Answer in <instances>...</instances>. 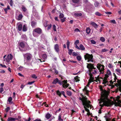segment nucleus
Listing matches in <instances>:
<instances>
[{
  "label": "nucleus",
  "instance_id": "obj_1",
  "mask_svg": "<svg viewBox=\"0 0 121 121\" xmlns=\"http://www.w3.org/2000/svg\"><path fill=\"white\" fill-rule=\"evenodd\" d=\"M99 87L100 91H101V98L99 102L100 104V106L102 107L104 106H109L112 105V103L109 102L106 100L108 99V96L109 93V92L106 90H103V87L101 85L99 86Z\"/></svg>",
  "mask_w": 121,
  "mask_h": 121
},
{
  "label": "nucleus",
  "instance_id": "obj_2",
  "mask_svg": "<svg viewBox=\"0 0 121 121\" xmlns=\"http://www.w3.org/2000/svg\"><path fill=\"white\" fill-rule=\"evenodd\" d=\"M42 30L39 28H38L33 30V35L35 37H37V35L36 33L40 34L42 33Z\"/></svg>",
  "mask_w": 121,
  "mask_h": 121
},
{
  "label": "nucleus",
  "instance_id": "obj_3",
  "mask_svg": "<svg viewBox=\"0 0 121 121\" xmlns=\"http://www.w3.org/2000/svg\"><path fill=\"white\" fill-rule=\"evenodd\" d=\"M85 59L86 60L87 59V62H89L90 61L93 62V56L92 54H89L88 53H86L84 56Z\"/></svg>",
  "mask_w": 121,
  "mask_h": 121
},
{
  "label": "nucleus",
  "instance_id": "obj_4",
  "mask_svg": "<svg viewBox=\"0 0 121 121\" xmlns=\"http://www.w3.org/2000/svg\"><path fill=\"white\" fill-rule=\"evenodd\" d=\"M23 56L24 59L27 61L31 60L32 57V55L29 53H27L23 54Z\"/></svg>",
  "mask_w": 121,
  "mask_h": 121
},
{
  "label": "nucleus",
  "instance_id": "obj_5",
  "mask_svg": "<svg viewBox=\"0 0 121 121\" xmlns=\"http://www.w3.org/2000/svg\"><path fill=\"white\" fill-rule=\"evenodd\" d=\"M58 83L60 85H62V84L63 87L64 88H65V87L67 88L69 85V84L67 83V80H64L63 81V83H62L61 81L58 80Z\"/></svg>",
  "mask_w": 121,
  "mask_h": 121
},
{
  "label": "nucleus",
  "instance_id": "obj_6",
  "mask_svg": "<svg viewBox=\"0 0 121 121\" xmlns=\"http://www.w3.org/2000/svg\"><path fill=\"white\" fill-rule=\"evenodd\" d=\"M19 49L21 51H24V50L22 48H24L25 47V44L24 41H22L18 43Z\"/></svg>",
  "mask_w": 121,
  "mask_h": 121
},
{
  "label": "nucleus",
  "instance_id": "obj_7",
  "mask_svg": "<svg viewBox=\"0 0 121 121\" xmlns=\"http://www.w3.org/2000/svg\"><path fill=\"white\" fill-rule=\"evenodd\" d=\"M13 56L10 54L9 55H8L7 56L6 59L5 58H4L3 60L4 61H5L6 60L7 62L8 63L9 62L10 60H12L13 59Z\"/></svg>",
  "mask_w": 121,
  "mask_h": 121
},
{
  "label": "nucleus",
  "instance_id": "obj_8",
  "mask_svg": "<svg viewBox=\"0 0 121 121\" xmlns=\"http://www.w3.org/2000/svg\"><path fill=\"white\" fill-rule=\"evenodd\" d=\"M82 98L81 97H79V99L82 101L83 105H84V101L86 102V96L84 97L83 95H82Z\"/></svg>",
  "mask_w": 121,
  "mask_h": 121
},
{
  "label": "nucleus",
  "instance_id": "obj_9",
  "mask_svg": "<svg viewBox=\"0 0 121 121\" xmlns=\"http://www.w3.org/2000/svg\"><path fill=\"white\" fill-rule=\"evenodd\" d=\"M54 48L55 51L57 53H59L60 51L59 45L56 44L54 45Z\"/></svg>",
  "mask_w": 121,
  "mask_h": 121
},
{
  "label": "nucleus",
  "instance_id": "obj_10",
  "mask_svg": "<svg viewBox=\"0 0 121 121\" xmlns=\"http://www.w3.org/2000/svg\"><path fill=\"white\" fill-rule=\"evenodd\" d=\"M88 65L87 66V67L88 69L90 68L91 69H96L95 68L94 66V64H91V63H88L87 64Z\"/></svg>",
  "mask_w": 121,
  "mask_h": 121
},
{
  "label": "nucleus",
  "instance_id": "obj_11",
  "mask_svg": "<svg viewBox=\"0 0 121 121\" xmlns=\"http://www.w3.org/2000/svg\"><path fill=\"white\" fill-rule=\"evenodd\" d=\"M90 4H88L86 6V8L87 9H89V11L91 10V8L92 7V5L90 3Z\"/></svg>",
  "mask_w": 121,
  "mask_h": 121
},
{
  "label": "nucleus",
  "instance_id": "obj_12",
  "mask_svg": "<svg viewBox=\"0 0 121 121\" xmlns=\"http://www.w3.org/2000/svg\"><path fill=\"white\" fill-rule=\"evenodd\" d=\"M18 120V119L17 118L9 117L7 120V121H15V120Z\"/></svg>",
  "mask_w": 121,
  "mask_h": 121
},
{
  "label": "nucleus",
  "instance_id": "obj_13",
  "mask_svg": "<svg viewBox=\"0 0 121 121\" xmlns=\"http://www.w3.org/2000/svg\"><path fill=\"white\" fill-rule=\"evenodd\" d=\"M91 24L92 26L95 28H96L98 27V25L94 22H91Z\"/></svg>",
  "mask_w": 121,
  "mask_h": 121
},
{
  "label": "nucleus",
  "instance_id": "obj_14",
  "mask_svg": "<svg viewBox=\"0 0 121 121\" xmlns=\"http://www.w3.org/2000/svg\"><path fill=\"white\" fill-rule=\"evenodd\" d=\"M104 65H102L101 67V69H100L99 71L100 72H101V73L103 74L104 73Z\"/></svg>",
  "mask_w": 121,
  "mask_h": 121
},
{
  "label": "nucleus",
  "instance_id": "obj_15",
  "mask_svg": "<svg viewBox=\"0 0 121 121\" xmlns=\"http://www.w3.org/2000/svg\"><path fill=\"white\" fill-rule=\"evenodd\" d=\"M89 75L90 76V78L89 80L90 81H93V82L94 81H95V80H94V78L93 77H92V73H89Z\"/></svg>",
  "mask_w": 121,
  "mask_h": 121
},
{
  "label": "nucleus",
  "instance_id": "obj_16",
  "mask_svg": "<svg viewBox=\"0 0 121 121\" xmlns=\"http://www.w3.org/2000/svg\"><path fill=\"white\" fill-rule=\"evenodd\" d=\"M27 30V25L25 24H24L22 28V30L23 31H26Z\"/></svg>",
  "mask_w": 121,
  "mask_h": 121
},
{
  "label": "nucleus",
  "instance_id": "obj_17",
  "mask_svg": "<svg viewBox=\"0 0 121 121\" xmlns=\"http://www.w3.org/2000/svg\"><path fill=\"white\" fill-rule=\"evenodd\" d=\"M108 102H111V103H112V104H113L112 105H110V106H109V107H111V106L113 104H115V106H116V107H117L118 106H121L119 105V104H117V102H115L114 103L113 102H112H112H110V101H108Z\"/></svg>",
  "mask_w": 121,
  "mask_h": 121
},
{
  "label": "nucleus",
  "instance_id": "obj_18",
  "mask_svg": "<svg viewBox=\"0 0 121 121\" xmlns=\"http://www.w3.org/2000/svg\"><path fill=\"white\" fill-rule=\"evenodd\" d=\"M107 80H106L105 79H104L103 80V82L102 83L103 84H104V86H106V85H105L106 84H108V81H107Z\"/></svg>",
  "mask_w": 121,
  "mask_h": 121
},
{
  "label": "nucleus",
  "instance_id": "obj_19",
  "mask_svg": "<svg viewBox=\"0 0 121 121\" xmlns=\"http://www.w3.org/2000/svg\"><path fill=\"white\" fill-rule=\"evenodd\" d=\"M80 50H84L85 48L84 46L82 44H80L79 46Z\"/></svg>",
  "mask_w": 121,
  "mask_h": 121
},
{
  "label": "nucleus",
  "instance_id": "obj_20",
  "mask_svg": "<svg viewBox=\"0 0 121 121\" xmlns=\"http://www.w3.org/2000/svg\"><path fill=\"white\" fill-rule=\"evenodd\" d=\"M51 117V115L49 113L47 114L45 116V117L47 119H49Z\"/></svg>",
  "mask_w": 121,
  "mask_h": 121
},
{
  "label": "nucleus",
  "instance_id": "obj_21",
  "mask_svg": "<svg viewBox=\"0 0 121 121\" xmlns=\"http://www.w3.org/2000/svg\"><path fill=\"white\" fill-rule=\"evenodd\" d=\"M22 25L21 24H19L18 27V30L19 31H21L22 29Z\"/></svg>",
  "mask_w": 121,
  "mask_h": 121
},
{
  "label": "nucleus",
  "instance_id": "obj_22",
  "mask_svg": "<svg viewBox=\"0 0 121 121\" xmlns=\"http://www.w3.org/2000/svg\"><path fill=\"white\" fill-rule=\"evenodd\" d=\"M36 24V22H35L32 21L31 22V25L32 27H34Z\"/></svg>",
  "mask_w": 121,
  "mask_h": 121
},
{
  "label": "nucleus",
  "instance_id": "obj_23",
  "mask_svg": "<svg viewBox=\"0 0 121 121\" xmlns=\"http://www.w3.org/2000/svg\"><path fill=\"white\" fill-rule=\"evenodd\" d=\"M23 17L22 15V14H20L18 16V17L17 18V19L18 20H20Z\"/></svg>",
  "mask_w": 121,
  "mask_h": 121
},
{
  "label": "nucleus",
  "instance_id": "obj_24",
  "mask_svg": "<svg viewBox=\"0 0 121 121\" xmlns=\"http://www.w3.org/2000/svg\"><path fill=\"white\" fill-rule=\"evenodd\" d=\"M58 82V79L57 78H56L55 79L53 82H52V83L53 84H56Z\"/></svg>",
  "mask_w": 121,
  "mask_h": 121
},
{
  "label": "nucleus",
  "instance_id": "obj_25",
  "mask_svg": "<svg viewBox=\"0 0 121 121\" xmlns=\"http://www.w3.org/2000/svg\"><path fill=\"white\" fill-rule=\"evenodd\" d=\"M56 93L60 97H61V95L62 94V93H61V91L60 92L59 90H58L56 91Z\"/></svg>",
  "mask_w": 121,
  "mask_h": 121
},
{
  "label": "nucleus",
  "instance_id": "obj_26",
  "mask_svg": "<svg viewBox=\"0 0 121 121\" xmlns=\"http://www.w3.org/2000/svg\"><path fill=\"white\" fill-rule=\"evenodd\" d=\"M86 33L87 34H89L91 30L89 27H87L86 29Z\"/></svg>",
  "mask_w": 121,
  "mask_h": 121
},
{
  "label": "nucleus",
  "instance_id": "obj_27",
  "mask_svg": "<svg viewBox=\"0 0 121 121\" xmlns=\"http://www.w3.org/2000/svg\"><path fill=\"white\" fill-rule=\"evenodd\" d=\"M12 99L11 97H9L8 99V101L10 104H12L13 103V102H12Z\"/></svg>",
  "mask_w": 121,
  "mask_h": 121
},
{
  "label": "nucleus",
  "instance_id": "obj_28",
  "mask_svg": "<svg viewBox=\"0 0 121 121\" xmlns=\"http://www.w3.org/2000/svg\"><path fill=\"white\" fill-rule=\"evenodd\" d=\"M80 78L78 76H77L76 77H75L74 79L76 81V82H79L80 81V79L79 78Z\"/></svg>",
  "mask_w": 121,
  "mask_h": 121
},
{
  "label": "nucleus",
  "instance_id": "obj_29",
  "mask_svg": "<svg viewBox=\"0 0 121 121\" xmlns=\"http://www.w3.org/2000/svg\"><path fill=\"white\" fill-rule=\"evenodd\" d=\"M74 15L77 17H79L82 16V14L81 13H74Z\"/></svg>",
  "mask_w": 121,
  "mask_h": 121
},
{
  "label": "nucleus",
  "instance_id": "obj_30",
  "mask_svg": "<svg viewBox=\"0 0 121 121\" xmlns=\"http://www.w3.org/2000/svg\"><path fill=\"white\" fill-rule=\"evenodd\" d=\"M22 9L23 11L24 12H26L27 10V9L24 5H22Z\"/></svg>",
  "mask_w": 121,
  "mask_h": 121
},
{
  "label": "nucleus",
  "instance_id": "obj_31",
  "mask_svg": "<svg viewBox=\"0 0 121 121\" xmlns=\"http://www.w3.org/2000/svg\"><path fill=\"white\" fill-rule=\"evenodd\" d=\"M87 88L86 87H85L84 89H83V91H85L86 92V95L88 94L89 91L87 89Z\"/></svg>",
  "mask_w": 121,
  "mask_h": 121
},
{
  "label": "nucleus",
  "instance_id": "obj_32",
  "mask_svg": "<svg viewBox=\"0 0 121 121\" xmlns=\"http://www.w3.org/2000/svg\"><path fill=\"white\" fill-rule=\"evenodd\" d=\"M106 74H107L109 76H110L111 75V71L108 69L107 70Z\"/></svg>",
  "mask_w": 121,
  "mask_h": 121
},
{
  "label": "nucleus",
  "instance_id": "obj_33",
  "mask_svg": "<svg viewBox=\"0 0 121 121\" xmlns=\"http://www.w3.org/2000/svg\"><path fill=\"white\" fill-rule=\"evenodd\" d=\"M102 65H101L100 64L98 63L97 64V68L99 70L100 69H101Z\"/></svg>",
  "mask_w": 121,
  "mask_h": 121
},
{
  "label": "nucleus",
  "instance_id": "obj_34",
  "mask_svg": "<svg viewBox=\"0 0 121 121\" xmlns=\"http://www.w3.org/2000/svg\"><path fill=\"white\" fill-rule=\"evenodd\" d=\"M91 103V102L89 100H87V98L86 97V102L84 101V103L85 104V105H86V104H89Z\"/></svg>",
  "mask_w": 121,
  "mask_h": 121
},
{
  "label": "nucleus",
  "instance_id": "obj_35",
  "mask_svg": "<svg viewBox=\"0 0 121 121\" xmlns=\"http://www.w3.org/2000/svg\"><path fill=\"white\" fill-rule=\"evenodd\" d=\"M95 14L97 16H101L102 15L100 13L98 12H97L95 13Z\"/></svg>",
  "mask_w": 121,
  "mask_h": 121
},
{
  "label": "nucleus",
  "instance_id": "obj_36",
  "mask_svg": "<svg viewBox=\"0 0 121 121\" xmlns=\"http://www.w3.org/2000/svg\"><path fill=\"white\" fill-rule=\"evenodd\" d=\"M73 3L75 4H78L79 2V0H72Z\"/></svg>",
  "mask_w": 121,
  "mask_h": 121
},
{
  "label": "nucleus",
  "instance_id": "obj_37",
  "mask_svg": "<svg viewBox=\"0 0 121 121\" xmlns=\"http://www.w3.org/2000/svg\"><path fill=\"white\" fill-rule=\"evenodd\" d=\"M76 58L78 61H80L81 59V57L80 56H77Z\"/></svg>",
  "mask_w": 121,
  "mask_h": 121
},
{
  "label": "nucleus",
  "instance_id": "obj_38",
  "mask_svg": "<svg viewBox=\"0 0 121 121\" xmlns=\"http://www.w3.org/2000/svg\"><path fill=\"white\" fill-rule=\"evenodd\" d=\"M83 1L84 3L86 4V5H87L88 4H90V3L88 2V0H84Z\"/></svg>",
  "mask_w": 121,
  "mask_h": 121
},
{
  "label": "nucleus",
  "instance_id": "obj_39",
  "mask_svg": "<svg viewBox=\"0 0 121 121\" xmlns=\"http://www.w3.org/2000/svg\"><path fill=\"white\" fill-rule=\"evenodd\" d=\"M64 15L62 13H60L59 16V18H62L64 17Z\"/></svg>",
  "mask_w": 121,
  "mask_h": 121
},
{
  "label": "nucleus",
  "instance_id": "obj_40",
  "mask_svg": "<svg viewBox=\"0 0 121 121\" xmlns=\"http://www.w3.org/2000/svg\"><path fill=\"white\" fill-rule=\"evenodd\" d=\"M58 120L60 121H63V119H61V115L60 114H59V115Z\"/></svg>",
  "mask_w": 121,
  "mask_h": 121
},
{
  "label": "nucleus",
  "instance_id": "obj_41",
  "mask_svg": "<svg viewBox=\"0 0 121 121\" xmlns=\"http://www.w3.org/2000/svg\"><path fill=\"white\" fill-rule=\"evenodd\" d=\"M10 5L12 7L13 6V3L12 0H10V3H9Z\"/></svg>",
  "mask_w": 121,
  "mask_h": 121
},
{
  "label": "nucleus",
  "instance_id": "obj_42",
  "mask_svg": "<svg viewBox=\"0 0 121 121\" xmlns=\"http://www.w3.org/2000/svg\"><path fill=\"white\" fill-rule=\"evenodd\" d=\"M69 52L68 54L69 55H71L72 54V53L73 51V49H69L68 50Z\"/></svg>",
  "mask_w": 121,
  "mask_h": 121
},
{
  "label": "nucleus",
  "instance_id": "obj_43",
  "mask_svg": "<svg viewBox=\"0 0 121 121\" xmlns=\"http://www.w3.org/2000/svg\"><path fill=\"white\" fill-rule=\"evenodd\" d=\"M100 40H101L102 42H104L105 40V39L103 37H100Z\"/></svg>",
  "mask_w": 121,
  "mask_h": 121
},
{
  "label": "nucleus",
  "instance_id": "obj_44",
  "mask_svg": "<svg viewBox=\"0 0 121 121\" xmlns=\"http://www.w3.org/2000/svg\"><path fill=\"white\" fill-rule=\"evenodd\" d=\"M42 57L44 59H46L47 57V55L46 54H44L42 56Z\"/></svg>",
  "mask_w": 121,
  "mask_h": 121
},
{
  "label": "nucleus",
  "instance_id": "obj_45",
  "mask_svg": "<svg viewBox=\"0 0 121 121\" xmlns=\"http://www.w3.org/2000/svg\"><path fill=\"white\" fill-rule=\"evenodd\" d=\"M67 95L69 96H70L72 95V93L70 91H67Z\"/></svg>",
  "mask_w": 121,
  "mask_h": 121
},
{
  "label": "nucleus",
  "instance_id": "obj_46",
  "mask_svg": "<svg viewBox=\"0 0 121 121\" xmlns=\"http://www.w3.org/2000/svg\"><path fill=\"white\" fill-rule=\"evenodd\" d=\"M53 30L55 31H56V26L55 25H54L53 26Z\"/></svg>",
  "mask_w": 121,
  "mask_h": 121
},
{
  "label": "nucleus",
  "instance_id": "obj_47",
  "mask_svg": "<svg viewBox=\"0 0 121 121\" xmlns=\"http://www.w3.org/2000/svg\"><path fill=\"white\" fill-rule=\"evenodd\" d=\"M83 106H84V108H85V111H86L87 112H89L90 111L88 109L86 108V107H85L86 105H85H85Z\"/></svg>",
  "mask_w": 121,
  "mask_h": 121
},
{
  "label": "nucleus",
  "instance_id": "obj_48",
  "mask_svg": "<svg viewBox=\"0 0 121 121\" xmlns=\"http://www.w3.org/2000/svg\"><path fill=\"white\" fill-rule=\"evenodd\" d=\"M109 75L107 74H106L105 75V77H104V79H105L106 80H107L108 78L109 77Z\"/></svg>",
  "mask_w": 121,
  "mask_h": 121
},
{
  "label": "nucleus",
  "instance_id": "obj_49",
  "mask_svg": "<svg viewBox=\"0 0 121 121\" xmlns=\"http://www.w3.org/2000/svg\"><path fill=\"white\" fill-rule=\"evenodd\" d=\"M94 4L95 7H96L99 6V3L98 2H96Z\"/></svg>",
  "mask_w": 121,
  "mask_h": 121
},
{
  "label": "nucleus",
  "instance_id": "obj_50",
  "mask_svg": "<svg viewBox=\"0 0 121 121\" xmlns=\"http://www.w3.org/2000/svg\"><path fill=\"white\" fill-rule=\"evenodd\" d=\"M61 20L62 22H64L65 20L66 19V18L65 17H63L62 18H61Z\"/></svg>",
  "mask_w": 121,
  "mask_h": 121
},
{
  "label": "nucleus",
  "instance_id": "obj_51",
  "mask_svg": "<svg viewBox=\"0 0 121 121\" xmlns=\"http://www.w3.org/2000/svg\"><path fill=\"white\" fill-rule=\"evenodd\" d=\"M91 43L92 44H96V42L93 40H91Z\"/></svg>",
  "mask_w": 121,
  "mask_h": 121
},
{
  "label": "nucleus",
  "instance_id": "obj_52",
  "mask_svg": "<svg viewBox=\"0 0 121 121\" xmlns=\"http://www.w3.org/2000/svg\"><path fill=\"white\" fill-rule=\"evenodd\" d=\"M10 107H7L6 109H5V111L6 112H8V111L10 110Z\"/></svg>",
  "mask_w": 121,
  "mask_h": 121
},
{
  "label": "nucleus",
  "instance_id": "obj_53",
  "mask_svg": "<svg viewBox=\"0 0 121 121\" xmlns=\"http://www.w3.org/2000/svg\"><path fill=\"white\" fill-rule=\"evenodd\" d=\"M79 43V41L78 40H76L74 44L75 45H77Z\"/></svg>",
  "mask_w": 121,
  "mask_h": 121
},
{
  "label": "nucleus",
  "instance_id": "obj_54",
  "mask_svg": "<svg viewBox=\"0 0 121 121\" xmlns=\"http://www.w3.org/2000/svg\"><path fill=\"white\" fill-rule=\"evenodd\" d=\"M91 82H93V81H90V80H89V81L88 82V83L87 84V85H86V86H89L90 85V83Z\"/></svg>",
  "mask_w": 121,
  "mask_h": 121
},
{
  "label": "nucleus",
  "instance_id": "obj_55",
  "mask_svg": "<svg viewBox=\"0 0 121 121\" xmlns=\"http://www.w3.org/2000/svg\"><path fill=\"white\" fill-rule=\"evenodd\" d=\"M110 22L111 23H112L114 24H116V22L115 20H111Z\"/></svg>",
  "mask_w": 121,
  "mask_h": 121
},
{
  "label": "nucleus",
  "instance_id": "obj_56",
  "mask_svg": "<svg viewBox=\"0 0 121 121\" xmlns=\"http://www.w3.org/2000/svg\"><path fill=\"white\" fill-rule=\"evenodd\" d=\"M32 78H34L36 79L37 78V77L35 74H33L32 76Z\"/></svg>",
  "mask_w": 121,
  "mask_h": 121
},
{
  "label": "nucleus",
  "instance_id": "obj_57",
  "mask_svg": "<svg viewBox=\"0 0 121 121\" xmlns=\"http://www.w3.org/2000/svg\"><path fill=\"white\" fill-rule=\"evenodd\" d=\"M48 26L47 30H49L51 29V28L52 27V25L51 24H50V25H48Z\"/></svg>",
  "mask_w": 121,
  "mask_h": 121
},
{
  "label": "nucleus",
  "instance_id": "obj_58",
  "mask_svg": "<svg viewBox=\"0 0 121 121\" xmlns=\"http://www.w3.org/2000/svg\"><path fill=\"white\" fill-rule=\"evenodd\" d=\"M78 55V54L75 52H73L72 53V55L73 56H77Z\"/></svg>",
  "mask_w": 121,
  "mask_h": 121
},
{
  "label": "nucleus",
  "instance_id": "obj_59",
  "mask_svg": "<svg viewBox=\"0 0 121 121\" xmlns=\"http://www.w3.org/2000/svg\"><path fill=\"white\" fill-rule=\"evenodd\" d=\"M53 69L54 70L55 73H56V74H57L58 73V70L55 68H54Z\"/></svg>",
  "mask_w": 121,
  "mask_h": 121
},
{
  "label": "nucleus",
  "instance_id": "obj_60",
  "mask_svg": "<svg viewBox=\"0 0 121 121\" xmlns=\"http://www.w3.org/2000/svg\"><path fill=\"white\" fill-rule=\"evenodd\" d=\"M61 93H62V94L63 95V96L65 98H66L67 97L65 95V92L64 91H62Z\"/></svg>",
  "mask_w": 121,
  "mask_h": 121
},
{
  "label": "nucleus",
  "instance_id": "obj_61",
  "mask_svg": "<svg viewBox=\"0 0 121 121\" xmlns=\"http://www.w3.org/2000/svg\"><path fill=\"white\" fill-rule=\"evenodd\" d=\"M85 107L86 108H90V104H86V105H85Z\"/></svg>",
  "mask_w": 121,
  "mask_h": 121
},
{
  "label": "nucleus",
  "instance_id": "obj_62",
  "mask_svg": "<svg viewBox=\"0 0 121 121\" xmlns=\"http://www.w3.org/2000/svg\"><path fill=\"white\" fill-rule=\"evenodd\" d=\"M23 69V67L20 66L18 68V69L20 71H22Z\"/></svg>",
  "mask_w": 121,
  "mask_h": 121
},
{
  "label": "nucleus",
  "instance_id": "obj_63",
  "mask_svg": "<svg viewBox=\"0 0 121 121\" xmlns=\"http://www.w3.org/2000/svg\"><path fill=\"white\" fill-rule=\"evenodd\" d=\"M70 43V42L69 40H67L66 43V45L67 46H69Z\"/></svg>",
  "mask_w": 121,
  "mask_h": 121
},
{
  "label": "nucleus",
  "instance_id": "obj_64",
  "mask_svg": "<svg viewBox=\"0 0 121 121\" xmlns=\"http://www.w3.org/2000/svg\"><path fill=\"white\" fill-rule=\"evenodd\" d=\"M117 80V83L119 85L121 84V80H119L118 79Z\"/></svg>",
  "mask_w": 121,
  "mask_h": 121
}]
</instances>
